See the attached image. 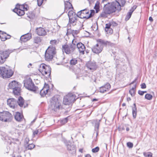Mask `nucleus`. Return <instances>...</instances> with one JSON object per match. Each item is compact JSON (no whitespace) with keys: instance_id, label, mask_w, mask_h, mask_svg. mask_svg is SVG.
<instances>
[{"instance_id":"f257e3e1","label":"nucleus","mask_w":157,"mask_h":157,"mask_svg":"<svg viewBox=\"0 0 157 157\" xmlns=\"http://www.w3.org/2000/svg\"><path fill=\"white\" fill-rule=\"evenodd\" d=\"M61 103L56 97H53L50 100L49 108L51 110L57 112L59 110Z\"/></svg>"},{"instance_id":"f03ea898","label":"nucleus","mask_w":157,"mask_h":157,"mask_svg":"<svg viewBox=\"0 0 157 157\" xmlns=\"http://www.w3.org/2000/svg\"><path fill=\"white\" fill-rule=\"evenodd\" d=\"M24 86L27 89L35 93L38 92L39 91L38 88L34 86L32 79L30 78L24 81Z\"/></svg>"},{"instance_id":"7ed1b4c3","label":"nucleus","mask_w":157,"mask_h":157,"mask_svg":"<svg viewBox=\"0 0 157 157\" xmlns=\"http://www.w3.org/2000/svg\"><path fill=\"white\" fill-rule=\"evenodd\" d=\"M9 86L10 89L13 90V92L15 95L20 94L21 85L19 83L15 81H12L9 83Z\"/></svg>"},{"instance_id":"20e7f679","label":"nucleus","mask_w":157,"mask_h":157,"mask_svg":"<svg viewBox=\"0 0 157 157\" xmlns=\"http://www.w3.org/2000/svg\"><path fill=\"white\" fill-rule=\"evenodd\" d=\"M117 2H113L111 3H109V6L106 7V11L107 14H110L114 12L116 10L120 11L121 6Z\"/></svg>"},{"instance_id":"39448f33","label":"nucleus","mask_w":157,"mask_h":157,"mask_svg":"<svg viewBox=\"0 0 157 157\" xmlns=\"http://www.w3.org/2000/svg\"><path fill=\"white\" fill-rule=\"evenodd\" d=\"M38 70L43 75L47 78L49 77L51 72V68L49 66L42 63L39 66Z\"/></svg>"},{"instance_id":"423d86ee","label":"nucleus","mask_w":157,"mask_h":157,"mask_svg":"<svg viewBox=\"0 0 157 157\" xmlns=\"http://www.w3.org/2000/svg\"><path fill=\"white\" fill-rule=\"evenodd\" d=\"M13 52L11 49L0 51V65L3 64L9 57L10 54Z\"/></svg>"},{"instance_id":"0eeeda50","label":"nucleus","mask_w":157,"mask_h":157,"mask_svg":"<svg viewBox=\"0 0 157 157\" xmlns=\"http://www.w3.org/2000/svg\"><path fill=\"white\" fill-rule=\"evenodd\" d=\"M56 49L52 46H49L45 51V58L46 60L49 61L52 59L54 55L56 53Z\"/></svg>"},{"instance_id":"6e6552de","label":"nucleus","mask_w":157,"mask_h":157,"mask_svg":"<svg viewBox=\"0 0 157 157\" xmlns=\"http://www.w3.org/2000/svg\"><path fill=\"white\" fill-rule=\"evenodd\" d=\"M13 71L3 67H0V75L3 78H9L13 74Z\"/></svg>"},{"instance_id":"1a4fd4ad","label":"nucleus","mask_w":157,"mask_h":157,"mask_svg":"<svg viewBox=\"0 0 157 157\" xmlns=\"http://www.w3.org/2000/svg\"><path fill=\"white\" fill-rule=\"evenodd\" d=\"M76 47L75 44H66L62 46V51L67 54H72L74 51Z\"/></svg>"},{"instance_id":"9d476101","label":"nucleus","mask_w":157,"mask_h":157,"mask_svg":"<svg viewBox=\"0 0 157 157\" xmlns=\"http://www.w3.org/2000/svg\"><path fill=\"white\" fill-rule=\"evenodd\" d=\"M12 118V114L9 112H0V120L5 122H10Z\"/></svg>"},{"instance_id":"9b49d317","label":"nucleus","mask_w":157,"mask_h":157,"mask_svg":"<svg viewBox=\"0 0 157 157\" xmlns=\"http://www.w3.org/2000/svg\"><path fill=\"white\" fill-rule=\"evenodd\" d=\"M74 96L71 94H68L64 97L63 102L65 105H69L72 102L74 99Z\"/></svg>"},{"instance_id":"f8f14e48","label":"nucleus","mask_w":157,"mask_h":157,"mask_svg":"<svg viewBox=\"0 0 157 157\" xmlns=\"http://www.w3.org/2000/svg\"><path fill=\"white\" fill-rule=\"evenodd\" d=\"M88 12V10L87 9L81 10L78 13V17L81 18L88 19L90 18V16L86 17L85 15Z\"/></svg>"},{"instance_id":"ddd939ff","label":"nucleus","mask_w":157,"mask_h":157,"mask_svg":"<svg viewBox=\"0 0 157 157\" xmlns=\"http://www.w3.org/2000/svg\"><path fill=\"white\" fill-rule=\"evenodd\" d=\"M103 49L102 47L100 46L98 44L93 46L92 48V51L94 53L99 54L101 52Z\"/></svg>"},{"instance_id":"4468645a","label":"nucleus","mask_w":157,"mask_h":157,"mask_svg":"<svg viewBox=\"0 0 157 157\" xmlns=\"http://www.w3.org/2000/svg\"><path fill=\"white\" fill-rule=\"evenodd\" d=\"M36 33L40 36H44L47 34V33L45 29L42 27L37 28L36 29Z\"/></svg>"},{"instance_id":"2eb2a0df","label":"nucleus","mask_w":157,"mask_h":157,"mask_svg":"<svg viewBox=\"0 0 157 157\" xmlns=\"http://www.w3.org/2000/svg\"><path fill=\"white\" fill-rule=\"evenodd\" d=\"M7 104L10 107L13 109L17 104V101L14 98H10L7 101Z\"/></svg>"},{"instance_id":"dca6fc26","label":"nucleus","mask_w":157,"mask_h":157,"mask_svg":"<svg viewBox=\"0 0 157 157\" xmlns=\"http://www.w3.org/2000/svg\"><path fill=\"white\" fill-rule=\"evenodd\" d=\"M32 37L31 33H27L22 35L20 37V40L22 42H25L30 40Z\"/></svg>"},{"instance_id":"f3484780","label":"nucleus","mask_w":157,"mask_h":157,"mask_svg":"<svg viewBox=\"0 0 157 157\" xmlns=\"http://www.w3.org/2000/svg\"><path fill=\"white\" fill-rule=\"evenodd\" d=\"M49 87L48 84H45L43 88L40 91V94L42 97H44L47 93Z\"/></svg>"},{"instance_id":"a211bd4d","label":"nucleus","mask_w":157,"mask_h":157,"mask_svg":"<svg viewBox=\"0 0 157 157\" xmlns=\"http://www.w3.org/2000/svg\"><path fill=\"white\" fill-rule=\"evenodd\" d=\"M97 44H98L100 46H101L102 47V48L104 46H106L107 45H109L110 44V42L105 41V40L98 39L96 40Z\"/></svg>"},{"instance_id":"6ab92c4d","label":"nucleus","mask_w":157,"mask_h":157,"mask_svg":"<svg viewBox=\"0 0 157 157\" xmlns=\"http://www.w3.org/2000/svg\"><path fill=\"white\" fill-rule=\"evenodd\" d=\"M111 86L109 84L107 83L104 86L100 87L99 90L101 93H104L109 90Z\"/></svg>"},{"instance_id":"aec40b11","label":"nucleus","mask_w":157,"mask_h":157,"mask_svg":"<svg viewBox=\"0 0 157 157\" xmlns=\"http://www.w3.org/2000/svg\"><path fill=\"white\" fill-rule=\"evenodd\" d=\"M78 50L79 52L82 54L84 53V51L85 50V45L81 43H78L76 44Z\"/></svg>"},{"instance_id":"412c9836","label":"nucleus","mask_w":157,"mask_h":157,"mask_svg":"<svg viewBox=\"0 0 157 157\" xmlns=\"http://www.w3.org/2000/svg\"><path fill=\"white\" fill-rule=\"evenodd\" d=\"M86 66L89 69L92 71L95 70L97 67L96 64L95 62H88L86 64Z\"/></svg>"},{"instance_id":"4be33fe9","label":"nucleus","mask_w":157,"mask_h":157,"mask_svg":"<svg viewBox=\"0 0 157 157\" xmlns=\"http://www.w3.org/2000/svg\"><path fill=\"white\" fill-rule=\"evenodd\" d=\"M2 33L0 35V38L2 41H4L7 39L10 38L11 36L10 35L7 34L6 33L4 32L0 31Z\"/></svg>"},{"instance_id":"5701e85b","label":"nucleus","mask_w":157,"mask_h":157,"mask_svg":"<svg viewBox=\"0 0 157 157\" xmlns=\"http://www.w3.org/2000/svg\"><path fill=\"white\" fill-rule=\"evenodd\" d=\"M14 117L17 121H21L23 120V116L20 113L17 112L15 115Z\"/></svg>"},{"instance_id":"b1692460","label":"nucleus","mask_w":157,"mask_h":157,"mask_svg":"<svg viewBox=\"0 0 157 157\" xmlns=\"http://www.w3.org/2000/svg\"><path fill=\"white\" fill-rule=\"evenodd\" d=\"M78 17H74L71 18H69V22L71 26H74L76 25Z\"/></svg>"},{"instance_id":"393cba45","label":"nucleus","mask_w":157,"mask_h":157,"mask_svg":"<svg viewBox=\"0 0 157 157\" xmlns=\"http://www.w3.org/2000/svg\"><path fill=\"white\" fill-rule=\"evenodd\" d=\"M13 11L19 16H22L25 14V12L24 10L18 9V8H15L13 10Z\"/></svg>"},{"instance_id":"a878e982","label":"nucleus","mask_w":157,"mask_h":157,"mask_svg":"<svg viewBox=\"0 0 157 157\" xmlns=\"http://www.w3.org/2000/svg\"><path fill=\"white\" fill-rule=\"evenodd\" d=\"M65 2V10L66 11L68 10H70L72 9V5L69 2L64 0Z\"/></svg>"},{"instance_id":"bb28decb","label":"nucleus","mask_w":157,"mask_h":157,"mask_svg":"<svg viewBox=\"0 0 157 157\" xmlns=\"http://www.w3.org/2000/svg\"><path fill=\"white\" fill-rule=\"evenodd\" d=\"M68 16L69 18H71L74 17H78V14L77 15L72 10H71L69 11L68 13Z\"/></svg>"},{"instance_id":"cd10ccee","label":"nucleus","mask_w":157,"mask_h":157,"mask_svg":"<svg viewBox=\"0 0 157 157\" xmlns=\"http://www.w3.org/2000/svg\"><path fill=\"white\" fill-rule=\"evenodd\" d=\"M24 101L23 98L21 97H20L18 99L17 103L18 105L21 107L23 106L24 104Z\"/></svg>"},{"instance_id":"c85d7f7f","label":"nucleus","mask_w":157,"mask_h":157,"mask_svg":"<svg viewBox=\"0 0 157 157\" xmlns=\"http://www.w3.org/2000/svg\"><path fill=\"white\" fill-rule=\"evenodd\" d=\"M136 86V84H135L134 86L129 90V93L132 96H134L135 95Z\"/></svg>"},{"instance_id":"c756f323","label":"nucleus","mask_w":157,"mask_h":157,"mask_svg":"<svg viewBox=\"0 0 157 157\" xmlns=\"http://www.w3.org/2000/svg\"><path fill=\"white\" fill-rule=\"evenodd\" d=\"M134 107L132 108V113L133 118H135L136 116V108L135 104H134Z\"/></svg>"},{"instance_id":"7c9ffc66","label":"nucleus","mask_w":157,"mask_h":157,"mask_svg":"<svg viewBox=\"0 0 157 157\" xmlns=\"http://www.w3.org/2000/svg\"><path fill=\"white\" fill-rule=\"evenodd\" d=\"M67 149L70 151H73V152L75 151V147L74 145H71L69 144H68L67 145Z\"/></svg>"},{"instance_id":"2f4dec72","label":"nucleus","mask_w":157,"mask_h":157,"mask_svg":"<svg viewBox=\"0 0 157 157\" xmlns=\"http://www.w3.org/2000/svg\"><path fill=\"white\" fill-rule=\"evenodd\" d=\"M117 2L119 4V6H123L124 5L125 1V0H116V2Z\"/></svg>"},{"instance_id":"473e14b6","label":"nucleus","mask_w":157,"mask_h":157,"mask_svg":"<svg viewBox=\"0 0 157 157\" xmlns=\"http://www.w3.org/2000/svg\"><path fill=\"white\" fill-rule=\"evenodd\" d=\"M77 63V60L76 58H72L71 60L70 63L71 65H75Z\"/></svg>"},{"instance_id":"72a5a7b5","label":"nucleus","mask_w":157,"mask_h":157,"mask_svg":"<svg viewBox=\"0 0 157 157\" xmlns=\"http://www.w3.org/2000/svg\"><path fill=\"white\" fill-rule=\"evenodd\" d=\"M94 14V12L93 10H91V12L90 13L89 12V11L88 10V12L87 13H86L85 14L86 17H88L90 16V18L92 17V16Z\"/></svg>"},{"instance_id":"f704fd0d","label":"nucleus","mask_w":157,"mask_h":157,"mask_svg":"<svg viewBox=\"0 0 157 157\" xmlns=\"http://www.w3.org/2000/svg\"><path fill=\"white\" fill-rule=\"evenodd\" d=\"M94 14V12L93 10H91V12L90 13L89 12V11L88 10V12L87 13H86L85 14L86 17H88L90 16V18L92 17V16Z\"/></svg>"},{"instance_id":"c9c22d12","label":"nucleus","mask_w":157,"mask_h":157,"mask_svg":"<svg viewBox=\"0 0 157 157\" xmlns=\"http://www.w3.org/2000/svg\"><path fill=\"white\" fill-rule=\"evenodd\" d=\"M41 41L39 37H35L34 38V42L36 44H38Z\"/></svg>"},{"instance_id":"e433bc0d","label":"nucleus","mask_w":157,"mask_h":157,"mask_svg":"<svg viewBox=\"0 0 157 157\" xmlns=\"http://www.w3.org/2000/svg\"><path fill=\"white\" fill-rule=\"evenodd\" d=\"M99 3L98 2H97L95 4V6L94 7V9H95L96 10V11L97 12H98V11L99 10Z\"/></svg>"},{"instance_id":"4c0bfd02","label":"nucleus","mask_w":157,"mask_h":157,"mask_svg":"<svg viewBox=\"0 0 157 157\" xmlns=\"http://www.w3.org/2000/svg\"><path fill=\"white\" fill-rule=\"evenodd\" d=\"M145 97L146 99L148 100H150L151 99L152 96L150 94H147L145 95Z\"/></svg>"},{"instance_id":"58836bf2","label":"nucleus","mask_w":157,"mask_h":157,"mask_svg":"<svg viewBox=\"0 0 157 157\" xmlns=\"http://www.w3.org/2000/svg\"><path fill=\"white\" fill-rule=\"evenodd\" d=\"M68 121L67 118H66L63 120H62L60 121V123L62 124H65Z\"/></svg>"},{"instance_id":"ea45409f","label":"nucleus","mask_w":157,"mask_h":157,"mask_svg":"<svg viewBox=\"0 0 157 157\" xmlns=\"http://www.w3.org/2000/svg\"><path fill=\"white\" fill-rule=\"evenodd\" d=\"M35 147V145L33 144H29L27 148L28 149L31 150L34 147Z\"/></svg>"},{"instance_id":"a19ab883","label":"nucleus","mask_w":157,"mask_h":157,"mask_svg":"<svg viewBox=\"0 0 157 157\" xmlns=\"http://www.w3.org/2000/svg\"><path fill=\"white\" fill-rule=\"evenodd\" d=\"M16 8H18V9H20L21 10H24V5H19L18 4H17L16 6Z\"/></svg>"},{"instance_id":"79ce46f5","label":"nucleus","mask_w":157,"mask_h":157,"mask_svg":"<svg viewBox=\"0 0 157 157\" xmlns=\"http://www.w3.org/2000/svg\"><path fill=\"white\" fill-rule=\"evenodd\" d=\"M99 150V148L98 147H97L95 148H93L92 150V151L93 153L98 152Z\"/></svg>"},{"instance_id":"37998d69","label":"nucleus","mask_w":157,"mask_h":157,"mask_svg":"<svg viewBox=\"0 0 157 157\" xmlns=\"http://www.w3.org/2000/svg\"><path fill=\"white\" fill-rule=\"evenodd\" d=\"M106 8H105V10L104 12H102L101 14V16L103 17H105L106 16V14H108L106 11Z\"/></svg>"},{"instance_id":"c03bdc74","label":"nucleus","mask_w":157,"mask_h":157,"mask_svg":"<svg viewBox=\"0 0 157 157\" xmlns=\"http://www.w3.org/2000/svg\"><path fill=\"white\" fill-rule=\"evenodd\" d=\"M57 41L56 40H52L50 41V44L52 45H55L58 43Z\"/></svg>"},{"instance_id":"a18cd8bd","label":"nucleus","mask_w":157,"mask_h":157,"mask_svg":"<svg viewBox=\"0 0 157 157\" xmlns=\"http://www.w3.org/2000/svg\"><path fill=\"white\" fill-rule=\"evenodd\" d=\"M111 25L110 23L106 24L105 27V31H108V29L110 27Z\"/></svg>"},{"instance_id":"49530a36","label":"nucleus","mask_w":157,"mask_h":157,"mask_svg":"<svg viewBox=\"0 0 157 157\" xmlns=\"http://www.w3.org/2000/svg\"><path fill=\"white\" fill-rule=\"evenodd\" d=\"M132 13L129 12L127 13L126 17V20H128L131 17Z\"/></svg>"},{"instance_id":"de8ad7c7","label":"nucleus","mask_w":157,"mask_h":157,"mask_svg":"<svg viewBox=\"0 0 157 157\" xmlns=\"http://www.w3.org/2000/svg\"><path fill=\"white\" fill-rule=\"evenodd\" d=\"M79 33L78 30H73L72 32V33L74 36L76 35Z\"/></svg>"},{"instance_id":"09e8293b","label":"nucleus","mask_w":157,"mask_h":157,"mask_svg":"<svg viewBox=\"0 0 157 157\" xmlns=\"http://www.w3.org/2000/svg\"><path fill=\"white\" fill-rule=\"evenodd\" d=\"M127 146L129 148H132L133 146V144L130 142L127 143Z\"/></svg>"},{"instance_id":"8fccbe9b","label":"nucleus","mask_w":157,"mask_h":157,"mask_svg":"<svg viewBox=\"0 0 157 157\" xmlns=\"http://www.w3.org/2000/svg\"><path fill=\"white\" fill-rule=\"evenodd\" d=\"M136 8V6H133L130 10L129 12H131V13H132L135 10Z\"/></svg>"},{"instance_id":"3c124183","label":"nucleus","mask_w":157,"mask_h":157,"mask_svg":"<svg viewBox=\"0 0 157 157\" xmlns=\"http://www.w3.org/2000/svg\"><path fill=\"white\" fill-rule=\"evenodd\" d=\"M43 0H37L38 6H40L42 5L43 2Z\"/></svg>"},{"instance_id":"603ef678","label":"nucleus","mask_w":157,"mask_h":157,"mask_svg":"<svg viewBox=\"0 0 157 157\" xmlns=\"http://www.w3.org/2000/svg\"><path fill=\"white\" fill-rule=\"evenodd\" d=\"M107 33L111 34L113 33V30L110 27L108 29V30L107 31H105Z\"/></svg>"},{"instance_id":"864d4df0","label":"nucleus","mask_w":157,"mask_h":157,"mask_svg":"<svg viewBox=\"0 0 157 157\" xmlns=\"http://www.w3.org/2000/svg\"><path fill=\"white\" fill-rule=\"evenodd\" d=\"M140 86H141V88L142 89H145L146 87V84L145 83H143L142 84H141Z\"/></svg>"},{"instance_id":"5fc2aeb1","label":"nucleus","mask_w":157,"mask_h":157,"mask_svg":"<svg viewBox=\"0 0 157 157\" xmlns=\"http://www.w3.org/2000/svg\"><path fill=\"white\" fill-rule=\"evenodd\" d=\"M144 155L145 156L147 157H151L152 156L150 154L148 153H144Z\"/></svg>"},{"instance_id":"6e6d98bb","label":"nucleus","mask_w":157,"mask_h":157,"mask_svg":"<svg viewBox=\"0 0 157 157\" xmlns=\"http://www.w3.org/2000/svg\"><path fill=\"white\" fill-rule=\"evenodd\" d=\"M138 93L139 95H141V96L143 95L144 94V92H143V91H142L140 90H139L138 91Z\"/></svg>"},{"instance_id":"4d7b16f0","label":"nucleus","mask_w":157,"mask_h":157,"mask_svg":"<svg viewBox=\"0 0 157 157\" xmlns=\"http://www.w3.org/2000/svg\"><path fill=\"white\" fill-rule=\"evenodd\" d=\"M24 11L25 10H28V6L27 5H24Z\"/></svg>"},{"instance_id":"13d9d810","label":"nucleus","mask_w":157,"mask_h":157,"mask_svg":"<svg viewBox=\"0 0 157 157\" xmlns=\"http://www.w3.org/2000/svg\"><path fill=\"white\" fill-rule=\"evenodd\" d=\"M99 123H98L96 124L95 125V128H97V129H98L99 126Z\"/></svg>"},{"instance_id":"bf43d9fd","label":"nucleus","mask_w":157,"mask_h":157,"mask_svg":"<svg viewBox=\"0 0 157 157\" xmlns=\"http://www.w3.org/2000/svg\"><path fill=\"white\" fill-rule=\"evenodd\" d=\"M38 133V131L37 130L33 132V134L34 135H35L37 134Z\"/></svg>"},{"instance_id":"052dcab7","label":"nucleus","mask_w":157,"mask_h":157,"mask_svg":"<svg viewBox=\"0 0 157 157\" xmlns=\"http://www.w3.org/2000/svg\"><path fill=\"white\" fill-rule=\"evenodd\" d=\"M137 80V78H135V80L131 83L130 84H134V83H135L136 82Z\"/></svg>"},{"instance_id":"680f3d73","label":"nucleus","mask_w":157,"mask_h":157,"mask_svg":"<svg viewBox=\"0 0 157 157\" xmlns=\"http://www.w3.org/2000/svg\"><path fill=\"white\" fill-rule=\"evenodd\" d=\"M149 20L151 21H153V19L151 17H150L149 18Z\"/></svg>"},{"instance_id":"e2e57ef3","label":"nucleus","mask_w":157,"mask_h":157,"mask_svg":"<svg viewBox=\"0 0 157 157\" xmlns=\"http://www.w3.org/2000/svg\"><path fill=\"white\" fill-rule=\"evenodd\" d=\"M32 66V64L31 63H29L28 65V68H30L31 67V66Z\"/></svg>"},{"instance_id":"0e129e2a","label":"nucleus","mask_w":157,"mask_h":157,"mask_svg":"<svg viewBox=\"0 0 157 157\" xmlns=\"http://www.w3.org/2000/svg\"><path fill=\"white\" fill-rule=\"evenodd\" d=\"M83 149H80L79 150V151L80 152H81V153H82V152H83Z\"/></svg>"},{"instance_id":"69168bd1","label":"nucleus","mask_w":157,"mask_h":157,"mask_svg":"<svg viewBox=\"0 0 157 157\" xmlns=\"http://www.w3.org/2000/svg\"><path fill=\"white\" fill-rule=\"evenodd\" d=\"M85 157H91V156L89 155H86Z\"/></svg>"},{"instance_id":"338daca9","label":"nucleus","mask_w":157,"mask_h":157,"mask_svg":"<svg viewBox=\"0 0 157 157\" xmlns=\"http://www.w3.org/2000/svg\"><path fill=\"white\" fill-rule=\"evenodd\" d=\"M97 100H97V99H95V98H94V99H93L92 101H97Z\"/></svg>"},{"instance_id":"774afa93","label":"nucleus","mask_w":157,"mask_h":157,"mask_svg":"<svg viewBox=\"0 0 157 157\" xmlns=\"http://www.w3.org/2000/svg\"><path fill=\"white\" fill-rule=\"evenodd\" d=\"M131 98H127V100L128 101H130L131 100Z\"/></svg>"}]
</instances>
